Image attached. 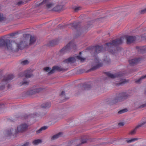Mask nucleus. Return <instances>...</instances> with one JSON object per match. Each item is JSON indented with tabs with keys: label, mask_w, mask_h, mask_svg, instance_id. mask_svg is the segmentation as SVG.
<instances>
[{
	"label": "nucleus",
	"mask_w": 146,
	"mask_h": 146,
	"mask_svg": "<svg viewBox=\"0 0 146 146\" xmlns=\"http://www.w3.org/2000/svg\"><path fill=\"white\" fill-rule=\"evenodd\" d=\"M26 45L25 41L15 42L10 41L9 40H5L3 39H0V47H3L5 46L8 50H17L18 49H21Z\"/></svg>",
	"instance_id": "f257e3e1"
},
{
	"label": "nucleus",
	"mask_w": 146,
	"mask_h": 146,
	"mask_svg": "<svg viewBox=\"0 0 146 146\" xmlns=\"http://www.w3.org/2000/svg\"><path fill=\"white\" fill-rule=\"evenodd\" d=\"M28 126L26 123L21 124L19 125L17 129H11L6 131L7 136H10L12 134L21 132L26 130L28 127Z\"/></svg>",
	"instance_id": "f03ea898"
},
{
	"label": "nucleus",
	"mask_w": 146,
	"mask_h": 146,
	"mask_svg": "<svg viewBox=\"0 0 146 146\" xmlns=\"http://www.w3.org/2000/svg\"><path fill=\"white\" fill-rule=\"evenodd\" d=\"M123 42V40L121 38L113 40L111 42L106 44V49L111 53H113L110 48H113L115 45L122 43Z\"/></svg>",
	"instance_id": "7ed1b4c3"
},
{
	"label": "nucleus",
	"mask_w": 146,
	"mask_h": 146,
	"mask_svg": "<svg viewBox=\"0 0 146 146\" xmlns=\"http://www.w3.org/2000/svg\"><path fill=\"white\" fill-rule=\"evenodd\" d=\"M47 9L55 11H58L60 10L62 6L61 5H59L58 3H50L46 5Z\"/></svg>",
	"instance_id": "20e7f679"
},
{
	"label": "nucleus",
	"mask_w": 146,
	"mask_h": 146,
	"mask_svg": "<svg viewBox=\"0 0 146 146\" xmlns=\"http://www.w3.org/2000/svg\"><path fill=\"white\" fill-rule=\"evenodd\" d=\"M45 88H46L43 86H34L30 90V93L32 95L36 94L41 92Z\"/></svg>",
	"instance_id": "39448f33"
},
{
	"label": "nucleus",
	"mask_w": 146,
	"mask_h": 146,
	"mask_svg": "<svg viewBox=\"0 0 146 146\" xmlns=\"http://www.w3.org/2000/svg\"><path fill=\"white\" fill-rule=\"evenodd\" d=\"M14 78V76L12 74L8 75L5 77L1 83L0 84V90H2L5 87V85Z\"/></svg>",
	"instance_id": "423d86ee"
},
{
	"label": "nucleus",
	"mask_w": 146,
	"mask_h": 146,
	"mask_svg": "<svg viewBox=\"0 0 146 146\" xmlns=\"http://www.w3.org/2000/svg\"><path fill=\"white\" fill-rule=\"evenodd\" d=\"M127 95L125 93L120 94L118 96L115 97L113 100V102L115 103L122 101L127 98Z\"/></svg>",
	"instance_id": "0eeeda50"
},
{
	"label": "nucleus",
	"mask_w": 146,
	"mask_h": 146,
	"mask_svg": "<svg viewBox=\"0 0 146 146\" xmlns=\"http://www.w3.org/2000/svg\"><path fill=\"white\" fill-rule=\"evenodd\" d=\"M59 68L58 66H54L52 70H50V69L49 67H45L44 68V70L46 72H48V74H50L54 73L56 70H59Z\"/></svg>",
	"instance_id": "6e6552de"
},
{
	"label": "nucleus",
	"mask_w": 146,
	"mask_h": 146,
	"mask_svg": "<svg viewBox=\"0 0 146 146\" xmlns=\"http://www.w3.org/2000/svg\"><path fill=\"white\" fill-rule=\"evenodd\" d=\"M72 42H70L61 50V52L63 54L67 52L72 47Z\"/></svg>",
	"instance_id": "1a4fd4ad"
},
{
	"label": "nucleus",
	"mask_w": 146,
	"mask_h": 146,
	"mask_svg": "<svg viewBox=\"0 0 146 146\" xmlns=\"http://www.w3.org/2000/svg\"><path fill=\"white\" fill-rule=\"evenodd\" d=\"M135 40V37L129 36L127 37V44H129L133 42Z\"/></svg>",
	"instance_id": "9d476101"
},
{
	"label": "nucleus",
	"mask_w": 146,
	"mask_h": 146,
	"mask_svg": "<svg viewBox=\"0 0 146 146\" xmlns=\"http://www.w3.org/2000/svg\"><path fill=\"white\" fill-rule=\"evenodd\" d=\"M75 61V58L74 57H70L66 60V62L67 63L74 62Z\"/></svg>",
	"instance_id": "9b49d317"
},
{
	"label": "nucleus",
	"mask_w": 146,
	"mask_h": 146,
	"mask_svg": "<svg viewBox=\"0 0 146 146\" xmlns=\"http://www.w3.org/2000/svg\"><path fill=\"white\" fill-rule=\"evenodd\" d=\"M129 63L131 65H133L134 64L137 63L138 62V60L137 59H133L129 60Z\"/></svg>",
	"instance_id": "f8f14e48"
},
{
	"label": "nucleus",
	"mask_w": 146,
	"mask_h": 146,
	"mask_svg": "<svg viewBox=\"0 0 146 146\" xmlns=\"http://www.w3.org/2000/svg\"><path fill=\"white\" fill-rule=\"evenodd\" d=\"M95 61L96 63L97 67L98 68L102 65V63L100 61L99 58L97 57H96L95 58Z\"/></svg>",
	"instance_id": "ddd939ff"
},
{
	"label": "nucleus",
	"mask_w": 146,
	"mask_h": 146,
	"mask_svg": "<svg viewBox=\"0 0 146 146\" xmlns=\"http://www.w3.org/2000/svg\"><path fill=\"white\" fill-rule=\"evenodd\" d=\"M36 40V37L34 36H31L30 40V44H33Z\"/></svg>",
	"instance_id": "4468645a"
},
{
	"label": "nucleus",
	"mask_w": 146,
	"mask_h": 146,
	"mask_svg": "<svg viewBox=\"0 0 146 146\" xmlns=\"http://www.w3.org/2000/svg\"><path fill=\"white\" fill-rule=\"evenodd\" d=\"M51 106V104L50 103H46L42 104L41 107L43 108H48Z\"/></svg>",
	"instance_id": "2eb2a0df"
},
{
	"label": "nucleus",
	"mask_w": 146,
	"mask_h": 146,
	"mask_svg": "<svg viewBox=\"0 0 146 146\" xmlns=\"http://www.w3.org/2000/svg\"><path fill=\"white\" fill-rule=\"evenodd\" d=\"M102 49V46H97L96 47V53H99L100 52Z\"/></svg>",
	"instance_id": "dca6fc26"
},
{
	"label": "nucleus",
	"mask_w": 146,
	"mask_h": 146,
	"mask_svg": "<svg viewBox=\"0 0 146 146\" xmlns=\"http://www.w3.org/2000/svg\"><path fill=\"white\" fill-rule=\"evenodd\" d=\"M42 142V140L40 139H37L36 140H34L33 142V145H37Z\"/></svg>",
	"instance_id": "f3484780"
},
{
	"label": "nucleus",
	"mask_w": 146,
	"mask_h": 146,
	"mask_svg": "<svg viewBox=\"0 0 146 146\" xmlns=\"http://www.w3.org/2000/svg\"><path fill=\"white\" fill-rule=\"evenodd\" d=\"M24 74L25 76L27 78H30L33 76V74L30 73L29 72H25L24 73Z\"/></svg>",
	"instance_id": "a211bd4d"
},
{
	"label": "nucleus",
	"mask_w": 146,
	"mask_h": 146,
	"mask_svg": "<svg viewBox=\"0 0 146 146\" xmlns=\"http://www.w3.org/2000/svg\"><path fill=\"white\" fill-rule=\"evenodd\" d=\"M106 74L107 76H108L110 78H114L117 77V76L116 75H114L109 72H107V73Z\"/></svg>",
	"instance_id": "6ab92c4d"
},
{
	"label": "nucleus",
	"mask_w": 146,
	"mask_h": 146,
	"mask_svg": "<svg viewBox=\"0 0 146 146\" xmlns=\"http://www.w3.org/2000/svg\"><path fill=\"white\" fill-rule=\"evenodd\" d=\"M48 128L47 126H43L40 129L37 131L36 132L37 133H40L41 131H42Z\"/></svg>",
	"instance_id": "aec40b11"
},
{
	"label": "nucleus",
	"mask_w": 146,
	"mask_h": 146,
	"mask_svg": "<svg viewBox=\"0 0 146 146\" xmlns=\"http://www.w3.org/2000/svg\"><path fill=\"white\" fill-rule=\"evenodd\" d=\"M62 133H59L56 135H54L52 137V139H56L59 137H60L61 135H62Z\"/></svg>",
	"instance_id": "412c9836"
},
{
	"label": "nucleus",
	"mask_w": 146,
	"mask_h": 146,
	"mask_svg": "<svg viewBox=\"0 0 146 146\" xmlns=\"http://www.w3.org/2000/svg\"><path fill=\"white\" fill-rule=\"evenodd\" d=\"M138 140V139L137 138H134L131 139H128L126 141L128 143H131L132 142H134Z\"/></svg>",
	"instance_id": "4be33fe9"
},
{
	"label": "nucleus",
	"mask_w": 146,
	"mask_h": 146,
	"mask_svg": "<svg viewBox=\"0 0 146 146\" xmlns=\"http://www.w3.org/2000/svg\"><path fill=\"white\" fill-rule=\"evenodd\" d=\"M76 57L79 60H80L82 62H84L86 59L85 58H82L80 56H77Z\"/></svg>",
	"instance_id": "5701e85b"
},
{
	"label": "nucleus",
	"mask_w": 146,
	"mask_h": 146,
	"mask_svg": "<svg viewBox=\"0 0 146 146\" xmlns=\"http://www.w3.org/2000/svg\"><path fill=\"white\" fill-rule=\"evenodd\" d=\"M146 78V75L143 76L141 77L138 80H137L136 81V82L137 83H139L141 82V81L143 79Z\"/></svg>",
	"instance_id": "b1692460"
},
{
	"label": "nucleus",
	"mask_w": 146,
	"mask_h": 146,
	"mask_svg": "<svg viewBox=\"0 0 146 146\" xmlns=\"http://www.w3.org/2000/svg\"><path fill=\"white\" fill-rule=\"evenodd\" d=\"M138 128V127H137V126L133 130L131 131L130 132L129 134L131 135H133L135 134Z\"/></svg>",
	"instance_id": "393cba45"
},
{
	"label": "nucleus",
	"mask_w": 146,
	"mask_h": 146,
	"mask_svg": "<svg viewBox=\"0 0 146 146\" xmlns=\"http://www.w3.org/2000/svg\"><path fill=\"white\" fill-rule=\"evenodd\" d=\"M77 24V23H74L72 24H70L69 25V27L70 28H76Z\"/></svg>",
	"instance_id": "a878e982"
},
{
	"label": "nucleus",
	"mask_w": 146,
	"mask_h": 146,
	"mask_svg": "<svg viewBox=\"0 0 146 146\" xmlns=\"http://www.w3.org/2000/svg\"><path fill=\"white\" fill-rule=\"evenodd\" d=\"M146 123V121H143V122H141V123H140L139 124H138L137 125V127H138V128H139V127H141L142 126H143V125H144Z\"/></svg>",
	"instance_id": "bb28decb"
},
{
	"label": "nucleus",
	"mask_w": 146,
	"mask_h": 146,
	"mask_svg": "<svg viewBox=\"0 0 146 146\" xmlns=\"http://www.w3.org/2000/svg\"><path fill=\"white\" fill-rule=\"evenodd\" d=\"M29 63V62L28 60H25L21 62V64L23 65H25Z\"/></svg>",
	"instance_id": "cd10ccee"
},
{
	"label": "nucleus",
	"mask_w": 146,
	"mask_h": 146,
	"mask_svg": "<svg viewBox=\"0 0 146 146\" xmlns=\"http://www.w3.org/2000/svg\"><path fill=\"white\" fill-rule=\"evenodd\" d=\"M4 18L2 13H0V21H2L4 20Z\"/></svg>",
	"instance_id": "c85d7f7f"
},
{
	"label": "nucleus",
	"mask_w": 146,
	"mask_h": 146,
	"mask_svg": "<svg viewBox=\"0 0 146 146\" xmlns=\"http://www.w3.org/2000/svg\"><path fill=\"white\" fill-rule=\"evenodd\" d=\"M87 139H86L81 140V143L79 145H78V146H79V145H80L81 144H83L86 143L87 142Z\"/></svg>",
	"instance_id": "c756f323"
},
{
	"label": "nucleus",
	"mask_w": 146,
	"mask_h": 146,
	"mask_svg": "<svg viewBox=\"0 0 146 146\" xmlns=\"http://www.w3.org/2000/svg\"><path fill=\"white\" fill-rule=\"evenodd\" d=\"M125 112V110H121L119 111L118 112V113L119 114H120L122 113H124Z\"/></svg>",
	"instance_id": "7c9ffc66"
},
{
	"label": "nucleus",
	"mask_w": 146,
	"mask_h": 146,
	"mask_svg": "<svg viewBox=\"0 0 146 146\" xmlns=\"http://www.w3.org/2000/svg\"><path fill=\"white\" fill-rule=\"evenodd\" d=\"M30 145V143L28 142H26L24 143L23 145H21V146H29Z\"/></svg>",
	"instance_id": "2f4dec72"
},
{
	"label": "nucleus",
	"mask_w": 146,
	"mask_h": 146,
	"mask_svg": "<svg viewBox=\"0 0 146 146\" xmlns=\"http://www.w3.org/2000/svg\"><path fill=\"white\" fill-rule=\"evenodd\" d=\"M124 124L125 123L123 122H120L118 123V125L119 126H123Z\"/></svg>",
	"instance_id": "473e14b6"
},
{
	"label": "nucleus",
	"mask_w": 146,
	"mask_h": 146,
	"mask_svg": "<svg viewBox=\"0 0 146 146\" xmlns=\"http://www.w3.org/2000/svg\"><path fill=\"white\" fill-rule=\"evenodd\" d=\"M145 12H146V8L143 10H142L141 11V13L142 14H143L145 13Z\"/></svg>",
	"instance_id": "72a5a7b5"
},
{
	"label": "nucleus",
	"mask_w": 146,
	"mask_h": 146,
	"mask_svg": "<svg viewBox=\"0 0 146 146\" xmlns=\"http://www.w3.org/2000/svg\"><path fill=\"white\" fill-rule=\"evenodd\" d=\"M23 3L22 1H20L17 4L18 5H20L23 4Z\"/></svg>",
	"instance_id": "f704fd0d"
},
{
	"label": "nucleus",
	"mask_w": 146,
	"mask_h": 146,
	"mask_svg": "<svg viewBox=\"0 0 146 146\" xmlns=\"http://www.w3.org/2000/svg\"><path fill=\"white\" fill-rule=\"evenodd\" d=\"M80 9V7H76V8L75 9V11H77L78 10H79V9Z\"/></svg>",
	"instance_id": "c9c22d12"
},
{
	"label": "nucleus",
	"mask_w": 146,
	"mask_h": 146,
	"mask_svg": "<svg viewBox=\"0 0 146 146\" xmlns=\"http://www.w3.org/2000/svg\"><path fill=\"white\" fill-rule=\"evenodd\" d=\"M64 93H65V92L64 91H62L61 94V95L62 96H63L64 95Z\"/></svg>",
	"instance_id": "e433bc0d"
},
{
	"label": "nucleus",
	"mask_w": 146,
	"mask_h": 146,
	"mask_svg": "<svg viewBox=\"0 0 146 146\" xmlns=\"http://www.w3.org/2000/svg\"><path fill=\"white\" fill-rule=\"evenodd\" d=\"M29 83V82H24L23 83V84H28Z\"/></svg>",
	"instance_id": "4c0bfd02"
},
{
	"label": "nucleus",
	"mask_w": 146,
	"mask_h": 146,
	"mask_svg": "<svg viewBox=\"0 0 146 146\" xmlns=\"http://www.w3.org/2000/svg\"><path fill=\"white\" fill-rule=\"evenodd\" d=\"M57 43V42H55L54 43V44H56Z\"/></svg>",
	"instance_id": "58836bf2"
},
{
	"label": "nucleus",
	"mask_w": 146,
	"mask_h": 146,
	"mask_svg": "<svg viewBox=\"0 0 146 146\" xmlns=\"http://www.w3.org/2000/svg\"><path fill=\"white\" fill-rule=\"evenodd\" d=\"M146 106V105H143V107H144V106Z\"/></svg>",
	"instance_id": "ea45409f"
},
{
	"label": "nucleus",
	"mask_w": 146,
	"mask_h": 146,
	"mask_svg": "<svg viewBox=\"0 0 146 146\" xmlns=\"http://www.w3.org/2000/svg\"><path fill=\"white\" fill-rule=\"evenodd\" d=\"M81 52H80V54H81Z\"/></svg>",
	"instance_id": "a19ab883"
},
{
	"label": "nucleus",
	"mask_w": 146,
	"mask_h": 146,
	"mask_svg": "<svg viewBox=\"0 0 146 146\" xmlns=\"http://www.w3.org/2000/svg\"><path fill=\"white\" fill-rule=\"evenodd\" d=\"M105 62H107L106 61V60H105Z\"/></svg>",
	"instance_id": "79ce46f5"
}]
</instances>
